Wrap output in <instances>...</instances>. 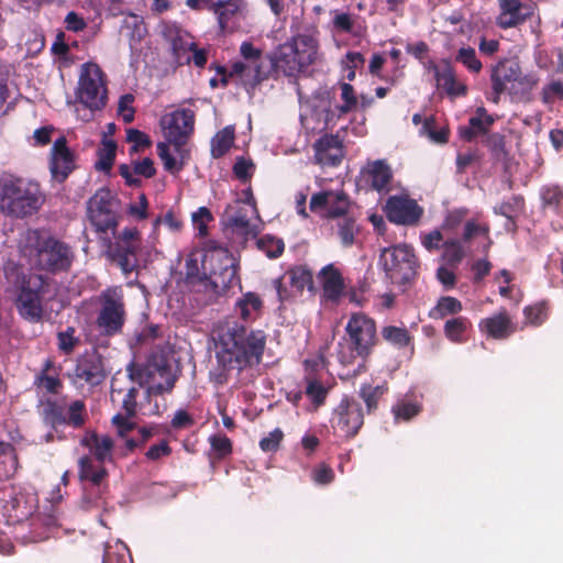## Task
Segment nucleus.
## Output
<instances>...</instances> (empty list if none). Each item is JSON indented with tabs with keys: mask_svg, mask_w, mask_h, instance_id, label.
<instances>
[{
	"mask_svg": "<svg viewBox=\"0 0 563 563\" xmlns=\"http://www.w3.org/2000/svg\"><path fill=\"white\" fill-rule=\"evenodd\" d=\"M216 366L210 371V380L222 386L232 372L238 374L257 366L266 347L267 335L261 329H251L236 320L219 323L212 331Z\"/></svg>",
	"mask_w": 563,
	"mask_h": 563,
	"instance_id": "obj_1",
	"label": "nucleus"
},
{
	"mask_svg": "<svg viewBox=\"0 0 563 563\" xmlns=\"http://www.w3.org/2000/svg\"><path fill=\"white\" fill-rule=\"evenodd\" d=\"M319 34L316 26H305L273 51L274 60L282 76L296 77L318 62L320 57Z\"/></svg>",
	"mask_w": 563,
	"mask_h": 563,
	"instance_id": "obj_2",
	"label": "nucleus"
},
{
	"mask_svg": "<svg viewBox=\"0 0 563 563\" xmlns=\"http://www.w3.org/2000/svg\"><path fill=\"white\" fill-rule=\"evenodd\" d=\"M44 202L40 183L9 172L0 173V211L4 216L25 219L37 213Z\"/></svg>",
	"mask_w": 563,
	"mask_h": 563,
	"instance_id": "obj_3",
	"label": "nucleus"
},
{
	"mask_svg": "<svg viewBox=\"0 0 563 563\" xmlns=\"http://www.w3.org/2000/svg\"><path fill=\"white\" fill-rule=\"evenodd\" d=\"M378 342L376 321L364 312L350 314L344 327V335L338 344L336 358L344 365H353L361 360L358 372L365 371V363Z\"/></svg>",
	"mask_w": 563,
	"mask_h": 563,
	"instance_id": "obj_4",
	"label": "nucleus"
},
{
	"mask_svg": "<svg viewBox=\"0 0 563 563\" xmlns=\"http://www.w3.org/2000/svg\"><path fill=\"white\" fill-rule=\"evenodd\" d=\"M34 234L35 241L31 251L33 267L52 275L67 273L75 260L71 247L52 234H42L38 231Z\"/></svg>",
	"mask_w": 563,
	"mask_h": 563,
	"instance_id": "obj_5",
	"label": "nucleus"
},
{
	"mask_svg": "<svg viewBox=\"0 0 563 563\" xmlns=\"http://www.w3.org/2000/svg\"><path fill=\"white\" fill-rule=\"evenodd\" d=\"M48 286L44 275L27 276L22 274L15 285L14 306L19 316L27 322L38 323L43 320V295Z\"/></svg>",
	"mask_w": 563,
	"mask_h": 563,
	"instance_id": "obj_6",
	"label": "nucleus"
},
{
	"mask_svg": "<svg viewBox=\"0 0 563 563\" xmlns=\"http://www.w3.org/2000/svg\"><path fill=\"white\" fill-rule=\"evenodd\" d=\"M380 260L384 263L387 277L394 284H409L418 274V257L409 244L404 243L383 249Z\"/></svg>",
	"mask_w": 563,
	"mask_h": 563,
	"instance_id": "obj_7",
	"label": "nucleus"
},
{
	"mask_svg": "<svg viewBox=\"0 0 563 563\" xmlns=\"http://www.w3.org/2000/svg\"><path fill=\"white\" fill-rule=\"evenodd\" d=\"M222 74L221 82L227 86L232 77L240 78L246 90L255 89L268 78L278 79L282 75L274 60V52L266 54L263 62H234L229 73L223 67L219 68Z\"/></svg>",
	"mask_w": 563,
	"mask_h": 563,
	"instance_id": "obj_8",
	"label": "nucleus"
},
{
	"mask_svg": "<svg viewBox=\"0 0 563 563\" xmlns=\"http://www.w3.org/2000/svg\"><path fill=\"white\" fill-rule=\"evenodd\" d=\"M77 97L86 108L92 111L106 107L108 91L104 74L98 64L88 62L81 65Z\"/></svg>",
	"mask_w": 563,
	"mask_h": 563,
	"instance_id": "obj_9",
	"label": "nucleus"
},
{
	"mask_svg": "<svg viewBox=\"0 0 563 563\" xmlns=\"http://www.w3.org/2000/svg\"><path fill=\"white\" fill-rule=\"evenodd\" d=\"M101 308L96 323L101 333L113 336L122 331L125 322V303L121 286L108 287L100 294Z\"/></svg>",
	"mask_w": 563,
	"mask_h": 563,
	"instance_id": "obj_10",
	"label": "nucleus"
},
{
	"mask_svg": "<svg viewBox=\"0 0 563 563\" xmlns=\"http://www.w3.org/2000/svg\"><path fill=\"white\" fill-rule=\"evenodd\" d=\"M44 421L56 429L58 426H68L73 429L82 428L88 419L86 404L77 399L68 406L63 400L47 399L43 408Z\"/></svg>",
	"mask_w": 563,
	"mask_h": 563,
	"instance_id": "obj_11",
	"label": "nucleus"
},
{
	"mask_svg": "<svg viewBox=\"0 0 563 563\" xmlns=\"http://www.w3.org/2000/svg\"><path fill=\"white\" fill-rule=\"evenodd\" d=\"M196 113L190 108H180L161 118L166 141L175 151H181L195 131Z\"/></svg>",
	"mask_w": 563,
	"mask_h": 563,
	"instance_id": "obj_12",
	"label": "nucleus"
},
{
	"mask_svg": "<svg viewBox=\"0 0 563 563\" xmlns=\"http://www.w3.org/2000/svg\"><path fill=\"white\" fill-rule=\"evenodd\" d=\"M272 284L282 305L301 296L306 288L314 290L312 272L306 265L290 267L283 276L273 279Z\"/></svg>",
	"mask_w": 563,
	"mask_h": 563,
	"instance_id": "obj_13",
	"label": "nucleus"
},
{
	"mask_svg": "<svg viewBox=\"0 0 563 563\" xmlns=\"http://www.w3.org/2000/svg\"><path fill=\"white\" fill-rule=\"evenodd\" d=\"M364 424V413L361 404L349 396L341 399L334 408L331 426L340 437L353 439Z\"/></svg>",
	"mask_w": 563,
	"mask_h": 563,
	"instance_id": "obj_14",
	"label": "nucleus"
},
{
	"mask_svg": "<svg viewBox=\"0 0 563 563\" xmlns=\"http://www.w3.org/2000/svg\"><path fill=\"white\" fill-rule=\"evenodd\" d=\"M117 200L110 189L103 187L87 202V214L91 224L98 232L106 233L108 230L117 228Z\"/></svg>",
	"mask_w": 563,
	"mask_h": 563,
	"instance_id": "obj_15",
	"label": "nucleus"
},
{
	"mask_svg": "<svg viewBox=\"0 0 563 563\" xmlns=\"http://www.w3.org/2000/svg\"><path fill=\"white\" fill-rule=\"evenodd\" d=\"M108 475L107 468L102 465H95L93 459L90 455H82L78 460L79 479L81 482H89L96 488V492H85L81 499V507L85 510H90L99 506L100 486Z\"/></svg>",
	"mask_w": 563,
	"mask_h": 563,
	"instance_id": "obj_16",
	"label": "nucleus"
},
{
	"mask_svg": "<svg viewBox=\"0 0 563 563\" xmlns=\"http://www.w3.org/2000/svg\"><path fill=\"white\" fill-rule=\"evenodd\" d=\"M388 221L399 225H417L423 216V208L408 196L395 195L386 200L384 208Z\"/></svg>",
	"mask_w": 563,
	"mask_h": 563,
	"instance_id": "obj_17",
	"label": "nucleus"
},
{
	"mask_svg": "<svg viewBox=\"0 0 563 563\" xmlns=\"http://www.w3.org/2000/svg\"><path fill=\"white\" fill-rule=\"evenodd\" d=\"M521 76V67L514 59L503 58L493 65L490 69L492 101L498 103L500 96L520 81Z\"/></svg>",
	"mask_w": 563,
	"mask_h": 563,
	"instance_id": "obj_18",
	"label": "nucleus"
},
{
	"mask_svg": "<svg viewBox=\"0 0 563 563\" xmlns=\"http://www.w3.org/2000/svg\"><path fill=\"white\" fill-rule=\"evenodd\" d=\"M36 510L35 498L23 490L13 489L2 506V515L9 525H19L27 520Z\"/></svg>",
	"mask_w": 563,
	"mask_h": 563,
	"instance_id": "obj_19",
	"label": "nucleus"
},
{
	"mask_svg": "<svg viewBox=\"0 0 563 563\" xmlns=\"http://www.w3.org/2000/svg\"><path fill=\"white\" fill-rule=\"evenodd\" d=\"M76 155L67 146V140L65 136H60L55 140L51 148L49 157V172L52 178L58 183H64L67 177L76 168Z\"/></svg>",
	"mask_w": 563,
	"mask_h": 563,
	"instance_id": "obj_20",
	"label": "nucleus"
},
{
	"mask_svg": "<svg viewBox=\"0 0 563 563\" xmlns=\"http://www.w3.org/2000/svg\"><path fill=\"white\" fill-rule=\"evenodd\" d=\"M393 180V170L385 159L368 162L361 169L357 185L383 192L389 190Z\"/></svg>",
	"mask_w": 563,
	"mask_h": 563,
	"instance_id": "obj_21",
	"label": "nucleus"
},
{
	"mask_svg": "<svg viewBox=\"0 0 563 563\" xmlns=\"http://www.w3.org/2000/svg\"><path fill=\"white\" fill-rule=\"evenodd\" d=\"M500 13L497 25L504 30L516 27L533 14L534 5L522 3L519 0H498Z\"/></svg>",
	"mask_w": 563,
	"mask_h": 563,
	"instance_id": "obj_22",
	"label": "nucleus"
},
{
	"mask_svg": "<svg viewBox=\"0 0 563 563\" xmlns=\"http://www.w3.org/2000/svg\"><path fill=\"white\" fill-rule=\"evenodd\" d=\"M428 68L433 71L437 86L442 88L448 96L459 97L467 93L466 85L457 80L455 70L449 59H442L440 65L430 62Z\"/></svg>",
	"mask_w": 563,
	"mask_h": 563,
	"instance_id": "obj_23",
	"label": "nucleus"
},
{
	"mask_svg": "<svg viewBox=\"0 0 563 563\" xmlns=\"http://www.w3.org/2000/svg\"><path fill=\"white\" fill-rule=\"evenodd\" d=\"M478 328L486 338L494 340H505L516 331V325L505 309L482 319Z\"/></svg>",
	"mask_w": 563,
	"mask_h": 563,
	"instance_id": "obj_24",
	"label": "nucleus"
},
{
	"mask_svg": "<svg viewBox=\"0 0 563 563\" xmlns=\"http://www.w3.org/2000/svg\"><path fill=\"white\" fill-rule=\"evenodd\" d=\"M80 444L89 450L90 456L98 463L113 462L114 441L110 435L88 431L81 438Z\"/></svg>",
	"mask_w": 563,
	"mask_h": 563,
	"instance_id": "obj_25",
	"label": "nucleus"
},
{
	"mask_svg": "<svg viewBox=\"0 0 563 563\" xmlns=\"http://www.w3.org/2000/svg\"><path fill=\"white\" fill-rule=\"evenodd\" d=\"M163 34L170 45L174 62L179 66L190 64L189 51L195 48V42L189 40V35L176 26H166Z\"/></svg>",
	"mask_w": 563,
	"mask_h": 563,
	"instance_id": "obj_26",
	"label": "nucleus"
},
{
	"mask_svg": "<svg viewBox=\"0 0 563 563\" xmlns=\"http://www.w3.org/2000/svg\"><path fill=\"white\" fill-rule=\"evenodd\" d=\"M317 163L325 166H338L343 158L342 143L338 135L325 134L313 144Z\"/></svg>",
	"mask_w": 563,
	"mask_h": 563,
	"instance_id": "obj_27",
	"label": "nucleus"
},
{
	"mask_svg": "<svg viewBox=\"0 0 563 563\" xmlns=\"http://www.w3.org/2000/svg\"><path fill=\"white\" fill-rule=\"evenodd\" d=\"M102 361L97 355H87L78 360L75 367V377L90 386L101 384L106 378Z\"/></svg>",
	"mask_w": 563,
	"mask_h": 563,
	"instance_id": "obj_28",
	"label": "nucleus"
},
{
	"mask_svg": "<svg viewBox=\"0 0 563 563\" xmlns=\"http://www.w3.org/2000/svg\"><path fill=\"white\" fill-rule=\"evenodd\" d=\"M139 244H126V242H115L110 249V255L121 268V271L129 275L137 267L136 252Z\"/></svg>",
	"mask_w": 563,
	"mask_h": 563,
	"instance_id": "obj_29",
	"label": "nucleus"
},
{
	"mask_svg": "<svg viewBox=\"0 0 563 563\" xmlns=\"http://www.w3.org/2000/svg\"><path fill=\"white\" fill-rule=\"evenodd\" d=\"M319 277L327 298L338 300L344 289V280L340 271L333 264H328L320 271Z\"/></svg>",
	"mask_w": 563,
	"mask_h": 563,
	"instance_id": "obj_30",
	"label": "nucleus"
},
{
	"mask_svg": "<svg viewBox=\"0 0 563 563\" xmlns=\"http://www.w3.org/2000/svg\"><path fill=\"white\" fill-rule=\"evenodd\" d=\"M240 0L218 1L210 5V11L217 15L218 24L222 32L228 30L229 24L240 12Z\"/></svg>",
	"mask_w": 563,
	"mask_h": 563,
	"instance_id": "obj_31",
	"label": "nucleus"
},
{
	"mask_svg": "<svg viewBox=\"0 0 563 563\" xmlns=\"http://www.w3.org/2000/svg\"><path fill=\"white\" fill-rule=\"evenodd\" d=\"M352 201L343 190H329V205L325 217L329 219H341L350 216Z\"/></svg>",
	"mask_w": 563,
	"mask_h": 563,
	"instance_id": "obj_32",
	"label": "nucleus"
},
{
	"mask_svg": "<svg viewBox=\"0 0 563 563\" xmlns=\"http://www.w3.org/2000/svg\"><path fill=\"white\" fill-rule=\"evenodd\" d=\"M157 155L163 162L164 169L173 175L178 174L185 166V158L188 152L181 147V151H175L179 154L180 159L177 161L170 153L168 142H159L156 145Z\"/></svg>",
	"mask_w": 563,
	"mask_h": 563,
	"instance_id": "obj_33",
	"label": "nucleus"
},
{
	"mask_svg": "<svg viewBox=\"0 0 563 563\" xmlns=\"http://www.w3.org/2000/svg\"><path fill=\"white\" fill-rule=\"evenodd\" d=\"M541 207L560 214L563 207V187L559 185H545L540 189Z\"/></svg>",
	"mask_w": 563,
	"mask_h": 563,
	"instance_id": "obj_34",
	"label": "nucleus"
},
{
	"mask_svg": "<svg viewBox=\"0 0 563 563\" xmlns=\"http://www.w3.org/2000/svg\"><path fill=\"white\" fill-rule=\"evenodd\" d=\"M472 323L466 317H453L445 321L443 332L445 338L453 343H463L466 341L467 330Z\"/></svg>",
	"mask_w": 563,
	"mask_h": 563,
	"instance_id": "obj_35",
	"label": "nucleus"
},
{
	"mask_svg": "<svg viewBox=\"0 0 563 563\" xmlns=\"http://www.w3.org/2000/svg\"><path fill=\"white\" fill-rule=\"evenodd\" d=\"M387 391L388 386L386 383L376 386H373L371 384H363L360 387L358 395L364 401L368 415L376 411V409L378 408L379 400Z\"/></svg>",
	"mask_w": 563,
	"mask_h": 563,
	"instance_id": "obj_36",
	"label": "nucleus"
},
{
	"mask_svg": "<svg viewBox=\"0 0 563 563\" xmlns=\"http://www.w3.org/2000/svg\"><path fill=\"white\" fill-rule=\"evenodd\" d=\"M117 155V143L113 140L103 139L97 151L95 168L99 172L110 173Z\"/></svg>",
	"mask_w": 563,
	"mask_h": 563,
	"instance_id": "obj_37",
	"label": "nucleus"
},
{
	"mask_svg": "<svg viewBox=\"0 0 563 563\" xmlns=\"http://www.w3.org/2000/svg\"><path fill=\"white\" fill-rule=\"evenodd\" d=\"M234 142V128L225 126L218 131L211 140V155L220 158L225 155L232 147Z\"/></svg>",
	"mask_w": 563,
	"mask_h": 563,
	"instance_id": "obj_38",
	"label": "nucleus"
},
{
	"mask_svg": "<svg viewBox=\"0 0 563 563\" xmlns=\"http://www.w3.org/2000/svg\"><path fill=\"white\" fill-rule=\"evenodd\" d=\"M18 467V456L14 446L0 441V477L9 478L14 475Z\"/></svg>",
	"mask_w": 563,
	"mask_h": 563,
	"instance_id": "obj_39",
	"label": "nucleus"
},
{
	"mask_svg": "<svg viewBox=\"0 0 563 563\" xmlns=\"http://www.w3.org/2000/svg\"><path fill=\"white\" fill-rule=\"evenodd\" d=\"M477 236L484 238L485 244L483 252L487 253L492 245V240L489 238V225L486 223H477L474 220H468L464 225L462 239L460 241L467 244Z\"/></svg>",
	"mask_w": 563,
	"mask_h": 563,
	"instance_id": "obj_40",
	"label": "nucleus"
},
{
	"mask_svg": "<svg viewBox=\"0 0 563 563\" xmlns=\"http://www.w3.org/2000/svg\"><path fill=\"white\" fill-rule=\"evenodd\" d=\"M263 307V301L255 292H246L235 303V310L240 317L247 321L253 318V313H258Z\"/></svg>",
	"mask_w": 563,
	"mask_h": 563,
	"instance_id": "obj_41",
	"label": "nucleus"
},
{
	"mask_svg": "<svg viewBox=\"0 0 563 563\" xmlns=\"http://www.w3.org/2000/svg\"><path fill=\"white\" fill-rule=\"evenodd\" d=\"M380 335L386 342L397 349H404L412 341V336L405 327L385 325L380 330Z\"/></svg>",
	"mask_w": 563,
	"mask_h": 563,
	"instance_id": "obj_42",
	"label": "nucleus"
},
{
	"mask_svg": "<svg viewBox=\"0 0 563 563\" xmlns=\"http://www.w3.org/2000/svg\"><path fill=\"white\" fill-rule=\"evenodd\" d=\"M463 309L462 302L455 297H441L435 307L431 309L429 316L432 319H444L448 316H455Z\"/></svg>",
	"mask_w": 563,
	"mask_h": 563,
	"instance_id": "obj_43",
	"label": "nucleus"
},
{
	"mask_svg": "<svg viewBox=\"0 0 563 563\" xmlns=\"http://www.w3.org/2000/svg\"><path fill=\"white\" fill-rule=\"evenodd\" d=\"M329 389L317 378H306L305 395L311 401L313 409L317 410L325 404Z\"/></svg>",
	"mask_w": 563,
	"mask_h": 563,
	"instance_id": "obj_44",
	"label": "nucleus"
},
{
	"mask_svg": "<svg viewBox=\"0 0 563 563\" xmlns=\"http://www.w3.org/2000/svg\"><path fill=\"white\" fill-rule=\"evenodd\" d=\"M360 232V227L356 223V220L352 216H346L338 221V235L340 238L341 244L344 247H350L355 242V236Z\"/></svg>",
	"mask_w": 563,
	"mask_h": 563,
	"instance_id": "obj_45",
	"label": "nucleus"
},
{
	"mask_svg": "<svg viewBox=\"0 0 563 563\" xmlns=\"http://www.w3.org/2000/svg\"><path fill=\"white\" fill-rule=\"evenodd\" d=\"M443 253L442 258L446 265L456 267L465 257V250L463 243L460 240L451 239L446 240L442 244Z\"/></svg>",
	"mask_w": 563,
	"mask_h": 563,
	"instance_id": "obj_46",
	"label": "nucleus"
},
{
	"mask_svg": "<svg viewBox=\"0 0 563 563\" xmlns=\"http://www.w3.org/2000/svg\"><path fill=\"white\" fill-rule=\"evenodd\" d=\"M454 59L472 74H478L483 69L482 62L477 58L475 49L471 46L459 48Z\"/></svg>",
	"mask_w": 563,
	"mask_h": 563,
	"instance_id": "obj_47",
	"label": "nucleus"
},
{
	"mask_svg": "<svg viewBox=\"0 0 563 563\" xmlns=\"http://www.w3.org/2000/svg\"><path fill=\"white\" fill-rule=\"evenodd\" d=\"M34 386L47 394L57 395L63 388V382L58 377V372L51 375L37 373L34 377Z\"/></svg>",
	"mask_w": 563,
	"mask_h": 563,
	"instance_id": "obj_48",
	"label": "nucleus"
},
{
	"mask_svg": "<svg viewBox=\"0 0 563 563\" xmlns=\"http://www.w3.org/2000/svg\"><path fill=\"white\" fill-rule=\"evenodd\" d=\"M256 244L258 250L264 252L269 258L279 257L285 250L284 241L269 234L260 238Z\"/></svg>",
	"mask_w": 563,
	"mask_h": 563,
	"instance_id": "obj_49",
	"label": "nucleus"
},
{
	"mask_svg": "<svg viewBox=\"0 0 563 563\" xmlns=\"http://www.w3.org/2000/svg\"><path fill=\"white\" fill-rule=\"evenodd\" d=\"M527 321L536 327L541 325L549 317V305L547 301H540L528 306L523 310Z\"/></svg>",
	"mask_w": 563,
	"mask_h": 563,
	"instance_id": "obj_50",
	"label": "nucleus"
},
{
	"mask_svg": "<svg viewBox=\"0 0 563 563\" xmlns=\"http://www.w3.org/2000/svg\"><path fill=\"white\" fill-rule=\"evenodd\" d=\"M332 29L336 33L354 34L355 20L351 13L332 11Z\"/></svg>",
	"mask_w": 563,
	"mask_h": 563,
	"instance_id": "obj_51",
	"label": "nucleus"
},
{
	"mask_svg": "<svg viewBox=\"0 0 563 563\" xmlns=\"http://www.w3.org/2000/svg\"><path fill=\"white\" fill-rule=\"evenodd\" d=\"M209 443L214 453V457L218 460L229 456L233 451L232 441L224 434L211 435Z\"/></svg>",
	"mask_w": 563,
	"mask_h": 563,
	"instance_id": "obj_52",
	"label": "nucleus"
},
{
	"mask_svg": "<svg viewBox=\"0 0 563 563\" xmlns=\"http://www.w3.org/2000/svg\"><path fill=\"white\" fill-rule=\"evenodd\" d=\"M494 122V118L483 107L478 108L475 115L468 120V124L476 130L477 135L487 134Z\"/></svg>",
	"mask_w": 563,
	"mask_h": 563,
	"instance_id": "obj_53",
	"label": "nucleus"
},
{
	"mask_svg": "<svg viewBox=\"0 0 563 563\" xmlns=\"http://www.w3.org/2000/svg\"><path fill=\"white\" fill-rule=\"evenodd\" d=\"M229 225L245 236L253 233L247 210L244 208H240L233 216L229 218Z\"/></svg>",
	"mask_w": 563,
	"mask_h": 563,
	"instance_id": "obj_54",
	"label": "nucleus"
},
{
	"mask_svg": "<svg viewBox=\"0 0 563 563\" xmlns=\"http://www.w3.org/2000/svg\"><path fill=\"white\" fill-rule=\"evenodd\" d=\"M235 278V271L233 267H225L221 273H213L211 276V283L214 286L216 292H225Z\"/></svg>",
	"mask_w": 563,
	"mask_h": 563,
	"instance_id": "obj_55",
	"label": "nucleus"
},
{
	"mask_svg": "<svg viewBox=\"0 0 563 563\" xmlns=\"http://www.w3.org/2000/svg\"><path fill=\"white\" fill-rule=\"evenodd\" d=\"M341 98L343 100V104L338 107V111L341 114H346L356 108L357 97L351 84H341Z\"/></svg>",
	"mask_w": 563,
	"mask_h": 563,
	"instance_id": "obj_56",
	"label": "nucleus"
},
{
	"mask_svg": "<svg viewBox=\"0 0 563 563\" xmlns=\"http://www.w3.org/2000/svg\"><path fill=\"white\" fill-rule=\"evenodd\" d=\"M334 477L333 468L327 463H319L311 471V479L317 485H329L334 481Z\"/></svg>",
	"mask_w": 563,
	"mask_h": 563,
	"instance_id": "obj_57",
	"label": "nucleus"
},
{
	"mask_svg": "<svg viewBox=\"0 0 563 563\" xmlns=\"http://www.w3.org/2000/svg\"><path fill=\"white\" fill-rule=\"evenodd\" d=\"M254 169V163L243 156L238 157L233 165V174L243 183L249 181L252 178Z\"/></svg>",
	"mask_w": 563,
	"mask_h": 563,
	"instance_id": "obj_58",
	"label": "nucleus"
},
{
	"mask_svg": "<svg viewBox=\"0 0 563 563\" xmlns=\"http://www.w3.org/2000/svg\"><path fill=\"white\" fill-rule=\"evenodd\" d=\"M484 143L492 152V155L494 156V158L500 159L503 156L506 155L505 137L501 134H499V133L488 134V135H486Z\"/></svg>",
	"mask_w": 563,
	"mask_h": 563,
	"instance_id": "obj_59",
	"label": "nucleus"
},
{
	"mask_svg": "<svg viewBox=\"0 0 563 563\" xmlns=\"http://www.w3.org/2000/svg\"><path fill=\"white\" fill-rule=\"evenodd\" d=\"M131 418L126 413H117L112 417V424L117 428V433L120 438H126L129 432L136 430L137 424L131 421Z\"/></svg>",
	"mask_w": 563,
	"mask_h": 563,
	"instance_id": "obj_60",
	"label": "nucleus"
},
{
	"mask_svg": "<svg viewBox=\"0 0 563 563\" xmlns=\"http://www.w3.org/2000/svg\"><path fill=\"white\" fill-rule=\"evenodd\" d=\"M421 411V406L416 402H402L393 408V413L396 419L405 421L410 420Z\"/></svg>",
	"mask_w": 563,
	"mask_h": 563,
	"instance_id": "obj_61",
	"label": "nucleus"
},
{
	"mask_svg": "<svg viewBox=\"0 0 563 563\" xmlns=\"http://www.w3.org/2000/svg\"><path fill=\"white\" fill-rule=\"evenodd\" d=\"M173 450L167 440H162L161 442L153 444L145 452V457L148 461L156 462L162 457H167L172 454Z\"/></svg>",
	"mask_w": 563,
	"mask_h": 563,
	"instance_id": "obj_62",
	"label": "nucleus"
},
{
	"mask_svg": "<svg viewBox=\"0 0 563 563\" xmlns=\"http://www.w3.org/2000/svg\"><path fill=\"white\" fill-rule=\"evenodd\" d=\"M133 101L134 96L131 93H125L119 99L118 111L125 123H131L134 120L135 110L132 107Z\"/></svg>",
	"mask_w": 563,
	"mask_h": 563,
	"instance_id": "obj_63",
	"label": "nucleus"
},
{
	"mask_svg": "<svg viewBox=\"0 0 563 563\" xmlns=\"http://www.w3.org/2000/svg\"><path fill=\"white\" fill-rule=\"evenodd\" d=\"M555 99H563V82L551 81L542 89V100L544 103H551Z\"/></svg>",
	"mask_w": 563,
	"mask_h": 563,
	"instance_id": "obj_64",
	"label": "nucleus"
}]
</instances>
